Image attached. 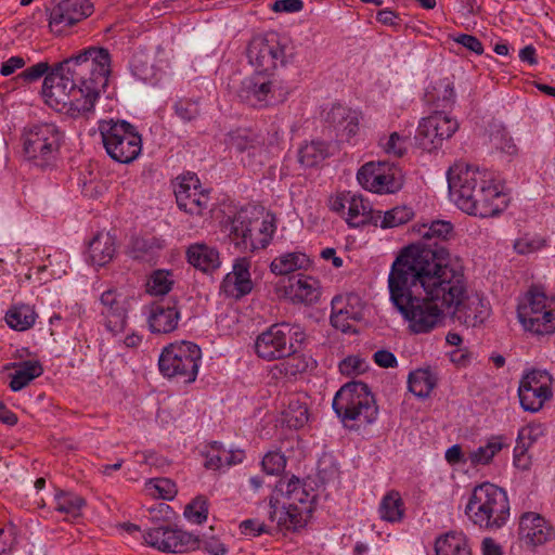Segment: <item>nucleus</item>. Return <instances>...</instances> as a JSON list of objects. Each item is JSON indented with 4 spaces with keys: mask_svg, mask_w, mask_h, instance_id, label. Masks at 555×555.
Returning <instances> with one entry per match:
<instances>
[{
    "mask_svg": "<svg viewBox=\"0 0 555 555\" xmlns=\"http://www.w3.org/2000/svg\"><path fill=\"white\" fill-rule=\"evenodd\" d=\"M173 192L178 207L194 216H204L209 211L210 197L208 192L201 189L199 180L194 173L177 177Z\"/></svg>",
    "mask_w": 555,
    "mask_h": 555,
    "instance_id": "6ab92c4d",
    "label": "nucleus"
},
{
    "mask_svg": "<svg viewBox=\"0 0 555 555\" xmlns=\"http://www.w3.org/2000/svg\"><path fill=\"white\" fill-rule=\"evenodd\" d=\"M55 509L60 513H64L73 518L81 515V509L86 505L83 498L72 493L60 491L55 494Z\"/></svg>",
    "mask_w": 555,
    "mask_h": 555,
    "instance_id": "79ce46f5",
    "label": "nucleus"
},
{
    "mask_svg": "<svg viewBox=\"0 0 555 555\" xmlns=\"http://www.w3.org/2000/svg\"><path fill=\"white\" fill-rule=\"evenodd\" d=\"M116 251L115 237L107 233H98L89 243L88 259L93 266H105Z\"/></svg>",
    "mask_w": 555,
    "mask_h": 555,
    "instance_id": "c85d7f7f",
    "label": "nucleus"
},
{
    "mask_svg": "<svg viewBox=\"0 0 555 555\" xmlns=\"http://www.w3.org/2000/svg\"><path fill=\"white\" fill-rule=\"evenodd\" d=\"M263 470L268 475H280L286 466V457L278 451L268 452L261 462Z\"/></svg>",
    "mask_w": 555,
    "mask_h": 555,
    "instance_id": "8fccbe9b",
    "label": "nucleus"
},
{
    "mask_svg": "<svg viewBox=\"0 0 555 555\" xmlns=\"http://www.w3.org/2000/svg\"><path fill=\"white\" fill-rule=\"evenodd\" d=\"M47 62H39L23 70L16 79L26 83L44 76L42 95L56 112L70 117L90 113L100 92L107 86L111 74V54L105 48L89 47L49 73Z\"/></svg>",
    "mask_w": 555,
    "mask_h": 555,
    "instance_id": "f03ea898",
    "label": "nucleus"
},
{
    "mask_svg": "<svg viewBox=\"0 0 555 555\" xmlns=\"http://www.w3.org/2000/svg\"><path fill=\"white\" fill-rule=\"evenodd\" d=\"M431 100L437 102L438 107H451L455 103L453 82L449 78L436 82Z\"/></svg>",
    "mask_w": 555,
    "mask_h": 555,
    "instance_id": "a18cd8bd",
    "label": "nucleus"
},
{
    "mask_svg": "<svg viewBox=\"0 0 555 555\" xmlns=\"http://www.w3.org/2000/svg\"><path fill=\"white\" fill-rule=\"evenodd\" d=\"M309 266V257L304 253L295 251L275 257L270 264V269L276 275H285L296 270L307 269Z\"/></svg>",
    "mask_w": 555,
    "mask_h": 555,
    "instance_id": "473e14b6",
    "label": "nucleus"
},
{
    "mask_svg": "<svg viewBox=\"0 0 555 555\" xmlns=\"http://www.w3.org/2000/svg\"><path fill=\"white\" fill-rule=\"evenodd\" d=\"M180 313L176 300L163 299L150 307L149 325L153 333L167 334L177 328Z\"/></svg>",
    "mask_w": 555,
    "mask_h": 555,
    "instance_id": "393cba45",
    "label": "nucleus"
},
{
    "mask_svg": "<svg viewBox=\"0 0 555 555\" xmlns=\"http://www.w3.org/2000/svg\"><path fill=\"white\" fill-rule=\"evenodd\" d=\"M435 552L436 555H472L466 537L454 531L447 532L436 540Z\"/></svg>",
    "mask_w": 555,
    "mask_h": 555,
    "instance_id": "7c9ffc66",
    "label": "nucleus"
},
{
    "mask_svg": "<svg viewBox=\"0 0 555 555\" xmlns=\"http://www.w3.org/2000/svg\"><path fill=\"white\" fill-rule=\"evenodd\" d=\"M36 318L34 308L28 305L14 306L5 314L7 324L20 332L30 328L35 324Z\"/></svg>",
    "mask_w": 555,
    "mask_h": 555,
    "instance_id": "58836bf2",
    "label": "nucleus"
},
{
    "mask_svg": "<svg viewBox=\"0 0 555 555\" xmlns=\"http://www.w3.org/2000/svg\"><path fill=\"white\" fill-rule=\"evenodd\" d=\"M172 285L173 280L169 271L156 270L147 280L146 289L153 296H164L171 291Z\"/></svg>",
    "mask_w": 555,
    "mask_h": 555,
    "instance_id": "c03bdc74",
    "label": "nucleus"
},
{
    "mask_svg": "<svg viewBox=\"0 0 555 555\" xmlns=\"http://www.w3.org/2000/svg\"><path fill=\"white\" fill-rule=\"evenodd\" d=\"M247 57L254 73L274 74L285 63V50L274 36H256L248 43Z\"/></svg>",
    "mask_w": 555,
    "mask_h": 555,
    "instance_id": "a211bd4d",
    "label": "nucleus"
},
{
    "mask_svg": "<svg viewBox=\"0 0 555 555\" xmlns=\"http://www.w3.org/2000/svg\"><path fill=\"white\" fill-rule=\"evenodd\" d=\"M406 139L398 132H392L385 142L380 141V145L385 153L396 157H401L406 152Z\"/></svg>",
    "mask_w": 555,
    "mask_h": 555,
    "instance_id": "3c124183",
    "label": "nucleus"
},
{
    "mask_svg": "<svg viewBox=\"0 0 555 555\" xmlns=\"http://www.w3.org/2000/svg\"><path fill=\"white\" fill-rule=\"evenodd\" d=\"M450 195L464 212L480 217H494L506 205V195L486 170L459 162L448 170Z\"/></svg>",
    "mask_w": 555,
    "mask_h": 555,
    "instance_id": "7ed1b4c3",
    "label": "nucleus"
},
{
    "mask_svg": "<svg viewBox=\"0 0 555 555\" xmlns=\"http://www.w3.org/2000/svg\"><path fill=\"white\" fill-rule=\"evenodd\" d=\"M201 358V348L194 343L183 340L170 344L159 356V371L166 377L192 383L196 379Z\"/></svg>",
    "mask_w": 555,
    "mask_h": 555,
    "instance_id": "ddd939ff",
    "label": "nucleus"
},
{
    "mask_svg": "<svg viewBox=\"0 0 555 555\" xmlns=\"http://www.w3.org/2000/svg\"><path fill=\"white\" fill-rule=\"evenodd\" d=\"M166 539L163 552L167 553H185L198 546L197 538L178 528L169 527Z\"/></svg>",
    "mask_w": 555,
    "mask_h": 555,
    "instance_id": "c9c22d12",
    "label": "nucleus"
},
{
    "mask_svg": "<svg viewBox=\"0 0 555 555\" xmlns=\"http://www.w3.org/2000/svg\"><path fill=\"white\" fill-rule=\"evenodd\" d=\"M341 302V297L332 300L331 324L343 333H357L356 324L363 319L360 298L357 295H348L346 306L337 308Z\"/></svg>",
    "mask_w": 555,
    "mask_h": 555,
    "instance_id": "4be33fe9",
    "label": "nucleus"
},
{
    "mask_svg": "<svg viewBox=\"0 0 555 555\" xmlns=\"http://www.w3.org/2000/svg\"><path fill=\"white\" fill-rule=\"evenodd\" d=\"M414 216L412 208L408 206H397L383 214L380 211V218L378 219L377 227L382 229H390L402 225L409 222Z\"/></svg>",
    "mask_w": 555,
    "mask_h": 555,
    "instance_id": "37998d69",
    "label": "nucleus"
},
{
    "mask_svg": "<svg viewBox=\"0 0 555 555\" xmlns=\"http://www.w3.org/2000/svg\"><path fill=\"white\" fill-rule=\"evenodd\" d=\"M351 195V192H344L332 198L331 209L335 212L344 214L345 209H348Z\"/></svg>",
    "mask_w": 555,
    "mask_h": 555,
    "instance_id": "338daca9",
    "label": "nucleus"
},
{
    "mask_svg": "<svg viewBox=\"0 0 555 555\" xmlns=\"http://www.w3.org/2000/svg\"><path fill=\"white\" fill-rule=\"evenodd\" d=\"M459 128V122L450 116L435 112L421 119L415 140L418 146L431 152L440 147L444 140L450 139Z\"/></svg>",
    "mask_w": 555,
    "mask_h": 555,
    "instance_id": "f3484780",
    "label": "nucleus"
},
{
    "mask_svg": "<svg viewBox=\"0 0 555 555\" xmlns=\"http://www.w3.org/2000/svg\"><path fill=\"white\" fill-rule=\"evenodd\" d=\"M102 324L113 336L124 333L128 320L126 298L116 289L111 288L100 297Z\"/></svg>",
    "mask_w": 555,
    "mask_h": 555,
    "instance_id": "412c9836",
    "label": "nucleus"
},
{
    "mask_svg": "<svg viewBox=\"0 0 555 555\" xmlns=\"http://www.w3.org/2000/svg\"><path fill=\"white\" fill-rule=\"evenodd\" d=\"M176 115L183 121H192L199 116L197 102L190 100H179L175 104Z\"/></svg>",
    "mask_w": 555,
    "mask_h": 555,
    "instance_id": "603ef678",
    "label": "nucleus"
},
{
    "mask_svg": "<svg viewBox=\"0 0 555 555\" xmlns=\"http://www.w3.org/2000/svg\"><path fill=\"white\" fill-rule=\"evenodd\" d=\"M275 495L283 499L278 526L287 530L304 527L312 513L314 495L300 479L295 476L288 480L281 479L275 486Z\"/></svg>",
    "mask_w": 555,
    "mask_h": 555,
    "instance_id": "1a4fd4ad",
    "label": "nucleus"
},
{
    "mask_svg": "<svg viewBox=\"0 0 555 555\" xmlns=\"http://www.w3.org/2000/svg\"><path fill=\"white\" fill-rule=\"evenodd\" d=\"M92 12L93 4L90 0H62L50 12L49 27L52 33L62 35Z\"/></svg>",
    "mask_w": 555,
    "mask_h": 555,
    "instance_id": "aec40b11",
    "label": "nucleus"
},
{
    "mask_svg": "<svg viewBox=\"0 0 555 555\" xmlns=\"http://www.w3.org/2000/svg\"><path fill=\"white\" fill-rule=\"evenodd\" d=\"M552 376L546 371L531 370L519 383L518 397L525 411L538 412L553 396Z\"/></svg>",
    "mask_w": 555,
    "mask_h": 555,
    "instance_id": "dca6fc26",
    "label": "nucleus"
},
{
    "mask_svg": "<svg viewBox=\"0 0 555 555\" xmlns=\"http://www.w3.org/2000/svg\"><path fill=\"white\" fill-rule=\"evenodd\" d=\"M361 369L362 361L357 357H348L339 363V371L346 375L358 373Z\"/></svg>",
    "mask_w": 555,
    "mask_h": 555,
    "instance_id": "0e129e2a",
    "label": "nucleus"
},
{
    "mask_svg": "<svg viewBox=\"0 0 555 555\" xmlns=\"http://www.w3.org/2000/svg\"><path fill=\"white\" fill-rule=\"evenodd\" d=\"M241 530L246 535L257 537L268 532L267 526L257 519H246L241 522Z\"/></svg>",
    "mask_w": 555,
    "mask_h": 555,
    "instance_id": "052dcab7",
    "label": "nucleus"
},
{
    "mask_svg": "<svg viewBox=\"0 0 555 555\" xmlns=\"http://www.w3.org/2000/svg\"><path fill=\"white\" fill-rule=\"evenodd\" d=\"M326 120L338 130L353 135L358 129L357 112L341 104H334L326 115Z\"/></svg>",
    "mask_w": 555,
    "mask_h": 555,
    "instance_id": "2f4dec72",
    "label": "nucleus"
},
{
    "mask_svg": "<svg viewBox=\"0 0 555 555\" xmlns=\"http://www.w3.org/2000/svg\"><path fill=\"white\" fill-rule=\"evenodd\" d=\"M231 242L243 253L264 248L275 231L273 218L254 217V211L241 209L224 224Z\"/></svg>",
    "mask_w": 555,
    "mask_h": 555,
    "instance_id": "6e6552de",
    "label": "nucleus"
},
{
    "mask_svg": "<svg viewBox=\"0 0 555 555\" xmlns=\"http://www.w3.org/2000/svg\"><path fill=\"white\" fill-rule=\"evenodd\" d=\"M99 131L106 153L114 160L129 164L141 154L142 138L131 124L125 120H103Z\"/></svg>",
    "mask_w": 555,
    "mask_h": 555,
    "instance_id": "9b49d317",
    "label": "nucleus"
},
{
    "mask_svg": "<svg viewBox=\"0 0 555 555\" xmlns=\"http://www.w3.org/2000/svg\"><path fill=\"white\" fill-rule=\"evenodd\" d=\"M249 268V259L245 257L236 259L232 271L225 275L222 282L223 291L235 298L249 294L253 289Z\"/></svg>",
    "mask_w": 555,
    "mask_h": 555,
    "instance_id": "a878e982",
    "label": "nucleus"
},
{
    "mask_svg": "<svg viewBox=\"0 0 555 555\" xmlns=\"http://www.w3.org/2000/svg\"><path fill=\"white\" fill-rule=\"evenodd\" d=\"M359 183L373 193H395L402 188L400 170L387 162H370L357 175Z\"/></svg>",
    "mask_w": 555,
    "mask_h": 555,
    "instance_id": "2eb2a0df",
    "label": "nucleus"
},
{
    "mask_svg": "<svg viewBox=\"0 0 555 555\" xmlns=\"http://www.w3.org/2000/svg\"><path fill=\"white\" fill-rule=\"evenodd\" d=\"M494 145L500 149L502 152L514 155L517 153V146L514 143L512 137H509L505 131H498L492 137Z\"/></svg>",
    "mask_w": 555,
    "mask_h": 555,
    "instance_id": "4d7b16f0",
    "label": "nucleus"
},
{
    "mask_svg": "<svg viewBox=\"0 0 555 555\" xmlns=\"http://www.w3.org/2000/svg\"><path fill=\"white\" fill-rule=\"evenodd\" d=\"M62 132L52 122H40L25 127L22 133L25 158L40 168L53 167L56 163Z\"/></svg>",
    "mask_w": 555,
    "mask_h": 555,
    "instance_id": "0eeeda50",
    "label": "nucleus"
},
{
    "mask_svg": "<svg viewBox=\"0 0 555 555\" xmlns=\"http://www.w3.org/2000/svg\"><path fill=\"white\" fill-rule=\"evenodd\" d=\"M454 41L462 44L467 50L475 52L476 54H482L483 46L481 41L472 35L461 34L454 38Z\"/></svg>",
    "mask_w": 555,
    "mask_h": 555,
    "instance_id": "bf43d9fd",
    "label": "nucleus"
},
{
    "mask_svg": "<svg viewBox=\"0 0 555 555\" xmlns=\"http://www.w3.org/2000/svg\"><path fill=\"white\" fill-rule=\"evenodd\" d=\"M517 317L524 330L535 335L555 332V297H548L541 288L530 287L518 305Z\"/></svg>",
    "mask_w": 555,
    "mask_h": 555,
    "instance_id": "9d476101",
    "label": "nucleus"
},
{
    "mask_svg": "<svg viewBox=\"0 0 555 555\" xmlns=\"http://www.w3.org/2000/svg\"><path fill=\"white\" fill-rule=\"evenodd\" d=\"M328 156L327 146L322 141H311L302 145L298 158L305 167H314Z\"/></svg>",
    "mask_w": 555,
    "mask_h": 555,
    "instance_id": "a19ab883",
    "label": "nucleus"
},
{
    "mask_svg": "<svg viewBox=\"0 0 555 555\" xmlns=\"http://www.w3.org/2000/svg\"><path fill=\"white\" fill-rule=\"evenodd\" d=\"M287 91L275 74L254 73L242 81L240 99L253 107H268L285 101Z\"/></svg>",
    "mask_w": 555,
    "mask_h": 555,
    "instance_id": "4468645a",
    "label": "nucleus"
},
{
    "mask_svg": "<svg viewBox=\"0 0 555 555\" xmlns=\"http://www.w3.org/2000/svg\"><path fill=\"white\" fill-rule=\"evenodd\" d=\"M159 248L154 238L146 240L143 237H135L131 242V255L135 259H144L151 255L154 248Z\"/></svg>",
    "mask_w": 555,
    "mask_h": 555,
    "instance_id": "5fc2aeb1",
    "label": "nucleus"
},
{
    "mask_svg": "<svg viewBox=\"0 0 555 555\" xmlns=\"http://www.w3.org/2000/svg\"><path fill=\"white\" fill-rule=\"evenodd\" d=\"M184 516L194 524L206 521L208 516V504L204 496L195 498L185 506Z\"/></svg>",
    "mask_w": 555,
    "mask_h": 555,
    "instance_id": "09e8293b",
    "label": "nucleus"
},
{
    "mask_svg": "<svg viewBox=\"0 0 555 555\" xmlns=\"http://www.w3.org/2000/svg\"><path fill=\"white\" fill-rule=\"evenodd\" d=\"M519 539L528 545L537 546L555 538V529L541 515L525 513L519 520Z\"/></svg>",
    "mask_w": 555,
    "mask_h": 555,
    "instance_id": "b1692460",
    "label": "nucleus"
},
{
    "mask_svg": "<svg viewBox=\"0 0 555 555\" xmlns=\"http://www.w3.org/2000/svg\"><path fill=\"white\" fill-rule=\"evenodd\" d=\"M542 246L543 242L541 240L530 238L528 236L517 240L514 244L515 250L520 255L534 253L542 248Z\"/></svg>",
    "mask_w": 555,
    "mask_h": 555,
    "instance_id": "13d9d810",
    "label": "nucleus"
},
{
    "mask_svg": "<svg viewBox=\"0 0 555 555\" xmlns=\"http://www.w3.org/2000/svg\"><path fill=\"white\" fill-rule=\"evenodd\" d=\"M417 231L421 241L402 248L391 269L412 271V267H416L412 261L427 259L430 274L449 278L451 270L456 269L461 278L466 279L461 260L452 257L446 246V242L454 235V227L450 221L434 220L430 224L423 223Z\"/></svg>",
    "mask_w": 555,
    "mask_h": 555,
    "instance_id": "20e7f679",
    "label": "nucleus"
},
{
    "mask_svg": "<svg viewBox=\"0 0 555 555\" xmlns=\"http://www.w3.org/2000/svg\"><path fill=\"white\" fill-rule=\"evenodd\" d=\"M10 382V388L13 391H20L25 388L31 380L39 377L43 373V367L39 361L27 360L18 364Z\"/></svg>",
    "mask_w": 555,
    "mask_h": 555,
    "instance_id": "72a5a7b5",
    "label": "nucleus"
},
{
    "mask_svg": "<svg viewBox=\"0 0 555 555\" xmlns=\"http://www.w3.org/2000/svg\"><path fill=\"white\" fill-rule=\"evenodd\" d=\"M287 294L293 302L311 305L321 295L320 282L310 275H299L291 282Z\"/></svg>",
    "mask_w": 555,
    "mask_h": 555,
    "instance_id": "cd10ccee",
    "label": "nucleus"
},
{
    "mask_svg": "<svg viewBox=\"0 0 555 555\" xmlns=\"http://www.w3.org/2000/svg\"><path fill=\"white\" fill-rule=\"evenodd\" d=\"M379 515L388 522H400L404 517V503L398 491H389L379 504Z\"/></svg>",
    "mask_w": 555,
    "mask_h": 555,
    "instance_id": "4c0bfd02",
    "label": "nucleus"
},
{
    "mask_svg": "<svg viewBox=\"0 0 555 555\" xmlns=\"http://www.w3.org/2000/svg\"><path fill=\"white\" fill-rule=\"evenodd\" d=\"M304 2L301 0H276L272 4V10L274 12L295 13L301 11Z\"/></svg>",
    "mask_w": 555,
    "mask_h": 555,
    "instance_id": "680f3d73",
    "label": "nucleus"
},
{
    "mask_svg": "<svg viewBox=\"0 0 555 555\" xmlns=\"http://www.w3.org/2000/svg\"><path fill=\"white\" fill-rule=\"evenodd\" d=\"M25 64V60L22 56H11L8 61L2 63L0 73L2 76H10L16 69L24 67Z\"/></svg>",
    "mask_w": 555,
    "mask_h": 555,
    "instance_id": "69168bd1",
    "label": "nucleus"
},
{
    "mask_svg": "<svg viewBox=\"0 0 555 555\" xmlns=\"http://www.w3.org/2000/svg\"><path fill=\"white\" fill-rule=\"evenodd\" d=\"M227 466L221 443L214 441L211 443V451L207 453L205 467L208 469H219Z\"/></svg>",
    "mask_w": 555,
    "mask_h": 555,
    "instance_id": "6e6d98bb",
    "label": "nucleus"
},
{
    "mask_svg": "<svg viewBox=\"0 0 555 555\" xmlns=\"http://www.w3.org/2000/svg\"><path fill=\"white\" fill-rule=\"evenodd\" d=\"M145 490L151 496L164 500H171L177 494L176 483L167 478L151 479L146 482Z\"/></svg>",
    "mask_w": 555,
    "mask_h": 555,
    "instance_id": "49530a36",
    "label": "nucleus"
},
{
    "mask_svg": "<svg viewBox=\"0 0 555 555\" xmlns=\"http://www.w3.org/2000/svg\"><path fill=\"white\" fill-rule=\"evenodd\" d=\"M168 530L169 527L165 526L150 528L143 533V539L146 544L163 552Z\"/></svg>",
    "mask_w": 555,
    "mask_h": 555,
    "instance_id": "864d4df0",
    "label": "nucleus"
},
{
    "mask_svg": "<svg viewBox=\"0 0 555 555\" xmlns=\"http://www.w3.org/2000/svg\"><path fill=\"white\" fill-rule=\"evenodd\" d=\"M190 264L204 272L215 270L219 267V253L215 247L204 243L191 245L186 250Z\"/></svg>",
    "mask_w": 555,
    "mask_h": 555,
    "instance_id": "c756f323",
    "label": "nucleus"
},
{
    "mask_svg": "<svg viewBox=\"0 0 555 555\" xmlns=\"http://www.w3.org/2000/svg\"><path fill=\"white\" fill-rule=\"evenodd\" d=\"M379 218L380 210H374L370 203L361 195L352 193L348 204L346 218V221L350 227L358 228L365 224H373L377 227Z\"/></svg>",
    "mask_w": 555,
    "mask_h": 555,
    "instance_id": "bb28decb",
    "label": "nucleus"
},
{
    "mask_svg": "<svg viewBox=\"0 0 555 555\" xmlns=\"http://www.w3.org/2000/svg\"><path fill=\"white\" fill-rule=\"evenodd\" d=\"M298 346L299 345H296V352L287 356V360L281 363L280 371L286 376H296L297 374L307 371L309 367L310 359L302 354H298Z\"/></svg>",
    "mask_w": 555,
    "mask_h": 555,
    "instance_id": "de8ad7c7",
    "label": "nucleus"
},
{
    "mask_svg": "<svg viewBox=\"0 0 555 555\" xmlns=\"http://www.w3.org/2000/svg\"><path fill=\"white\" fill-rule=\"evenodd\" d=\"M305 337L304 331L298 325L273 324L257 336L255 352L266 361L284 359L296 352V345H301Z\"/></svg>",
    "mask_w": 555,
    "mask_h": 555,
    "instance_id": "f8f14e48",
    "label": "nucleus"
},
{
    "mask_svg": "<svg viewBox=\"0 0 555 555\" xmlns=\"http://www.w3.org/2000/svg\"><path fill=\"white\" fill-rule=\"evenodd\" d=\"M373 358L375 363L384 369L396 367L398 365L396 356L385 349L376 351Z\"/></svg>",
    "mask_w": 555,
    "mask_h": 555,
    "instance_id": "e2e57ef3",
    "label": "nucleus"
},
{
    "mask_svg": "<svg viewBox=\"0 0 555 555\" xmlns=\"http://www.w3.org/2000/svg\"><path fill=\"white\" fill-rule=\"evenodd\" d=\"M412 271L391 269L388 276L390 300L409 322L414 334L431 332L444 318L455 314L468 298L466 279L456 269L449 278L430 274L428 260H415Z\"/></svg>",
    "mask_w": 555,
    "mask_h": 555,
    "instance_id": "f257e3e1",
    "label": "nucleus"
},
{
    "mask_svg": "<svg viewBox=\"0 0 555 555\" xmlns=\"http://www.w3.org/2000/svg\"><path fill=\"white\" fill-rule=\"evenodd\" d=\"M502 436L491 437L485 446L479 447L469 453L468 460L472 465H487L504 448Z\"/></svg>",
    "mask_w": 555,
    "mask_h": 555,
    "instance_id": "ea45409f",
    "label": "nucleus"
},
{
    "mask_svg": "<svg viewBox=\"0 0 555 555\" xmlns=\"http://www.w3.org/2000/svg\"><path fill=\"white\" fill-rule=\"evenodd\" d=\"M437 385V377L429 369H418L409 374V390L418 398H427Z\"/></svg>",
    "mask_w": 555,
    "mask_h": 555,
    "instance_id": "f704fd0d",
    "label": "nucleus"
},
{
    "mask_svg": "<svg viewBox=\"0 0 555 555\" xmlns=\"http://www.w3.org/2000/svg\"><path fill=\"white\" fill-rule=\"evenodd\" d=\"M203 547L211 555H224L227 553V547L224 544L216 538L206 539L204 541Z\"/></svg>",
    "mask_w": 555,
    "mask_h": 555,
    "instance_id": "774afa93",
    "label": "nucleus"
},
{
    "mask_svg": "<svg viewBox=\"0 0 555 555\" xmlns=\"http://www.w3.org/2000/svg\"><path fill=\"white\" fill-rule=\"evenodd\" d=\"M465 514L480 528L499 529L509 517L507 494L493 483H481L473 490Z\"/></svg>",
    "mask_w": 555,
    "mask_h": 555,
    "instance_id": "423d86ee",
    "label": "nucleus"
},
{
    "mask_svg": "<svg viewBox=\"0 0 555 555\" xmlns=\"http://www.w3.org/2000/svg\"><path fill=\"white\" fill-rule=\"evenodd\" d=\"M228 137V143L232 149L247 154L249 165L256 160L262 163L266 158L268 151L261 134L250 129H236L231 131Z\"/></svg>",
    "mask_w": 555,
    "mask_h": 555,
    "instance_id": "5701e85b",
    "label": "nucleus"
},
{
    "mask_svg": "<svg viewBox=\"0 0 555 555\" xmlns=\"http://www.w3.org/2000/svg\"><path fill=\"white\" fill-rule=\"evenodd\" d=\"M284 422L289 428H302L309 421V411L306 402L298 396H291L287 405L283 411Z\"/></svg>",
    "mask_w": 555,
    "mask_h": 555,
    "instance_id": "e433bc0d",
    "label": "nucleus"
},
{
    "mask_svg": "<svg viewBox=\"0 0 555 555\" xmlns=\"http://www.w3.org/2000/svg\"><path fill=\"white\" fill-rule=\"evenodd\" d=\"M333 410L344 425L350 429H360L373 424L378 415L374 396L362 382L345 384L335 395Z\"/></svg>",
    "mask_w": 555,
    "mask_h": 555,
    "instance_id": "39448f33",
    "label": "nucleus"
}]
</instances>
